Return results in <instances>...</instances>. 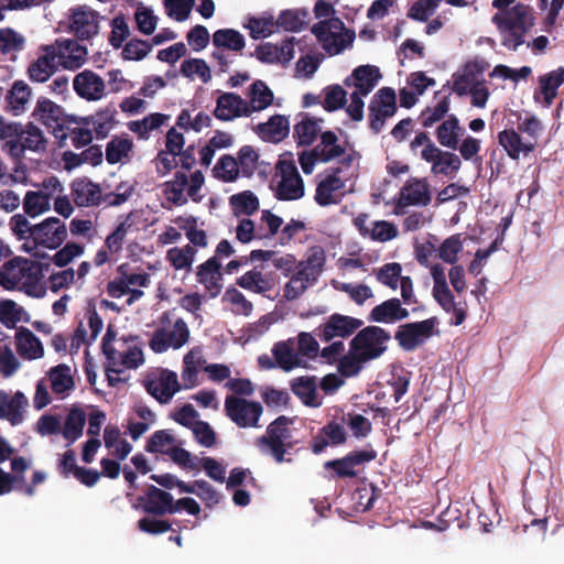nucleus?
<instances>
[{
  "mask_svg": "<svg viewBox=\"0 0 564 564\" xmlns=\"http://www.w3.org/2000/svg\"><path fill=\"white\" fill-rule=\"evenodd\" d=\"M492 7L498 10L491 20L501 35V44L509 51H517L534 25L529 7L516 0H494Z\"/></svg>",
  "mask_w": 564,
  "mask_h": 564,
  "instance_id": "1",
  "label": "nucleus"
},
{
  "mask_svg": "<svg viewBox=\"0 0 564 564\" xmlns=\"http://www.w3.org/2000/svg\"><path fill=\"white\" fill-rule=\"evenodd\" d=\"M1 150L7 153L14 163L24 159L25 151L43 152L46 149V139L42 130L32 122L7 121L0 117Z\"/></svg>",
  "mask_w": 564,
  "mask_h": 564,
  "instance_id": "2",
  "label": "nucleus"
},
{
  "mask_svg": "<svg viewBox=\"0 0 564 564\" xmlns=\"http://www.w3.org/2000/svg\"><path fill=\"white\" fill-rule=\"evenodd\" d=\"M293 423L291 417L280 415L272 421L265 430V434L257 440V445L263 454L270 455L276 464L289 463L293 459L286 457L290 449L296 444L292 440L290 425Z\"/></svg>",
  "mask_w": 564,
  "mask_h": 564,
  "instance_id": "3",
  "label": "nucleus"
},
{
  "mask_svg": "<svg viewBox=\"0 0 564 564\" xmlns=\"http://www.w3.org/2000/svg\"><path fill=\"white\" fill-rule=\"evenodd\" d=\"M32 116L52 130L59 148L66 145L67 132H65V129H69V124L77 122V117L65 113L59 105L46 97L37 99Z\"/></svg>",
  "mask_w": 564,
  "mask_h": 564,
  "instance_id": "4",
  "label": "nucleus"
},
{
  "mask_svg": "<svg viewBox=\"0 0 564 564\" xmlns=\"http://www.w3.org/2000/svg\"><path fill=\"white\" fill-rule=\"evenodd\" d=\"M312 33L329 55L341 53L355 39V33L346 30L339 18L319 21L313 25Z\"/></svg>",
  "mask_w": 564,
  "mask_h": 564,
  "instance_id": "5",
  "label": "nucleus"
},
{
  "mask_svg": "<svg viewBox=\"0 0 564 564\" xmlns=\"http://www.w3.org/2000/svg\"><path fill=\"white\" fill-rule=\"evenodd\" d=\"M377 458V452L371 445L365 449L351 451L340 458L330 459L324 463L323 468L328 471V479H352L358 477V467Z\"/></svg>",
  "mask_w": 564,
  "mask_h": 564,
  "instance_id": "6",
  "label": "nucleus"
},
{
  "mask_svg": "<svg viewBox=\"0 0 564 564\" xmlns=\"http://www.w3.org/2000/svg\"><path fill=\"white\" fill-rule=\"evenodd\" d=\"M390 333L379 326H367L359 330L349 341L352 350L360 352L369 362L378 359L387 350V343L390 340Z\"/></svg>",
  "mask_w": 564,
  "mask_h": 564,
  "instance_id": "7",
  "label": "nucleus"
},
{
  "mask_svg": "<svg viewBox=\"0 0 564 564\" xmlns=\"http://www.w3.org/2000/svg\"><path fill=\"white\" fill-rule=\"evenodd\" d=\"M398 110L397 95L393 88L382 87L372 96L368 106L369 128L378 134L384 127L386 120L393 117Z\"/></svg>",
  "mask_w": 564,
  "mask_h": 564,
  "instance_id": "8",
  "label": "nucleus"
},
{
  "mask_svg": "<svg viewBox=\"0 0 564 564\" xmlns=\"http://www.w3.org/2000/svg\"><path fill=\"white\" fill-rule=\"evenodd\" d=\"M226 415L239 427H256L263 412L262 405L256 401L228 395L225 399Z\"/></svg>",
  "mask_w": 564,
  "mask_h": 564,
  "instance_id": "9",
  "label": "nucleus"
},
{
  "mask_svg": "<svg viewBox=\"0 0 564 564\" xmlns=\"http://www.w3.org/2000/svg\"><path fill=\"white\" fill-rule=\"evenodd\" d=\"M276 172L281 176L275 191L279 200H296L304 196V182L293 161H279Z\"/></svg>",
  "mask_w": 564,
  "mask_h": 564,
  "instance_id": "10",
  "label": "nucleus"
},
{
  "mask_svg": "<svg viewBox=\"0 0 564 564\" xmlns=\"http://www.w3.org/2000/svg\"><path fill=\"white\" fill-rule=\"evenodd\" d=\"M438 321L431 317L421 322L400 325L394 338L405 351H413L434 334Z\"/></svg>",
  "mask_w": 564,
  "mask_h": 564,
  "instance_id": "11",
  "label": "nucleus"
},
{
  "mask_svg": "<svg viewBox=\"0 0 564 564\" xmlns=\"http://www.w3.org/2000/svg\"><path fill=\"white\" fill-rule=\"evenodd\" d=\"M69 31L77 40H90L99 32L100 15L88 6H77L68 11Z\"/></svg>",
  "mask_w": 564,
  "mask_h": 564,
  "instance_id": "12",
  "label": "nucleus"
},
{
  "mask_svg": "<svg viewBox=\"0 0 564 564\" xmlns=\"http://www.w3.org/2000/svg\"><path fill=\"white\" fill-rule=\"evenodd\" d=\"M67 238L65 223L57 217H48L42 223L34 225L31 239L35 246L48 249H57Z\"/></svg>",
  "mask_w": 564,
  "mask_h": 564,
  "instance_id": "13",
  "label": "nucleus"
},
{
  "mask_svg": "<svg viewBox=\"0 0 564 564\" xmlns=\"http://www.w3.org/2000/svg\"><path fill=\"white\" fill-rule=\"evenodd\" d=\"M189 339V329L184 319L177 318L171 332L164 328H158L149 341L150 348L161 354L166 351L170 347L178 349L184 346Z\"/></svg>",
  "mask_w": 564,
  "mask_h": 564,
  "instance_id": "14",
  "label": "nucleus"
},
{
  "mask_svg": "<svg viewBox=\"0 0 564 564\" xmlns=\"http://www.w3.org/2000/svg\"><path fill=\"white\" fill-rule=\"evenodd\" d=\"M364 322L361 319L335 313L317 328V336L322 341H330L335 337L352 335Z\"/></svg>",
  "mask_w": 564,
  "mask_h": 564,
  "instance_id": "15",
  "label": "nucleus"
},
{
  "mask_svg": "<svg viewBox=\"0 0 564 564\" xmlns=\"http://www.w3.org/2000/svg\"><path fill=\"white\" fill-rule=\"evenodd\" d=\"M43 54L32 61L28 67V76L34 83H45L58 68V54L54 45L42 48Z\"/></svg>",
  "mask_w": 564,
  "mask_h": 564,
  "instance_id": "16",
  "label": "nucleus"
},
{
  "mask_svg": "<svg viewBox=\"0 0 564 564\" xmlns=\"http://www.w3.org/2000/svg\"><path fill=\"white\" fill-rule=\"evenodd\" d=\"M29 400L23 392L13 394L0 390V420H7L12 426L20 425L24 421V413Z\"/></svg>",
  "mask_w": 564,
  "mask_h": 564,
  "instance_id": "17",
  "label": "nucleus"
},
{
  "mask_svg": "<svg viewBox=\"0 0 564 564\" xmlns=\"http://www.w3.org/2000/svg\"><path fill=\"white\" fill-rule=\"evenodd\" d=\"M423 160L431 163V172L434 175H453L460 169L462 161L459 156L449 151H443L436 145H431L423 153Z\"/></svg>",
  "mask_w": 564,
  "mask_h": 564,
  "instance_id": "18",
  "label": "nucleus"
},
{
  "mask_svg": "<svg viewBox=\"0 0 564 564\" xmlns=\"http://www.w3.org/2000/svg\"><path fill=\"white\" fill-rule=\"evenodd\" d=\"M75 93L88 101H97L105 95V80L95 72L85 69L78 73L73 80Z\"/></svg>",
  "mask_w": 564,
  "mask_h": 564,
  "instance_id": "19",
  "label": "nucleus"
},
{
  "mask_svg": "<svg viewBox=\"0 0 564 564\" xmlns=\"http://www.w3.org/2000/svg\"><path fill=\"white\" fill-rule=\"evenodd\" d=\"M325 263V250L321 246H313L308 249L304 260L296 261L295 273H297L305 283L313 285L323 273Z\"/></svg>",
  "mask_w": 564,
  "mask_h": 564,
  "instance_id": "20",
  "label": "nucleus"
},
{
  "mask_svg": "<svg viewBox=\"0 0 564 564\" xmlns=\"http://www.w3.org/2000/svg\"><path fill=\"white\" fill-rule=\"evenodd\" d=\"M214 116L220 121L239 117H250L248 102L235 93H223L216 100Z\"/></svg>",
  "mask_w": 564,
  "mask_h": 564,
  "instance_id": "21",
  "label": "nucleus"
},
{
  "mask_svg": "<svg viewBox=\"0 0 564 564\" xmlns=\"http://www.w3.org/2000/svg\"><path fill=\"white\" fill-rule=\"evenodd\" d=\"M196 280L212 297L220 294L223 289L221 263L217 257H210L196 269Z\"/></svg>",
  "mask_w": 564,
  "mask_h": 564,
  "instance_id": "22",
  "label": "nucleus"
},
{
  "mask_svg": "<svg viewBox=\"0 0 564 564\" xmlns=\"http://www.w3.org/2000/svg\"><path fill=\"white\" fill-rule=\"evenodd\" d=\"M431 203L426 178L410 177L400 191L398 206H427Z\"/></svg>",
  "mask_w": 564,
  "mask_h": 564,
  "instance_id": "23",
  "label": "nucleus"
},
{
  "mask_svg": "<svg viewBox=\"0 0 564 564\" xmlns=\"http://www.w3.org/2000/svg\"><path fill=\"white\" fill-rule=\"evenodd\" d=\"M346 441L347 434L344 426L336 421H330L313 437L311 449L314 454L318 455L323 453L327 446L343 445Z\"/></svg>",
  "mask_w": 564,
  "mask_h": 564,
  "instance_id": "24",
  "label": "nucleus"
},
{
  "mask_svg": "<svg viewBox=\"0 0 564 564\" xmlns=\"http://www.w3.org/2000/svg\"><path fill=\"white\" fill-rule=\"evenodd\" d=\"M147 392L156 399L160 403L165 404L171 401L173 395L181 390L177 376L174 371L165 370L159 380L148 381L145 383Z\"/></svg>",
  "mask_w": 564,
  "mask_h": 564,
  "instance_id": "25",
  "label": "nucleus"
},
{
  "mask_svg": "<svg viewBox=\"0 0 564 564\" xmlns=\"http://www.w3.org/2000/svg\"><path fill=\"white\" fill-rule=\"evenodd\" d=\"M57 61L66 69H77L86 61L87 48L78 44L76 40H57Z\"/></svg>",
  "mask_w": 564,
  "mask_h": 564,
  "instance_id": "26",
  "label": "nucleus"
},
{
  "mask_svg": "<svg viewBox=\"0 0 564 564\" xmlns=\"http://www.w3.org/2000/svg\"><path fill=\"white\" fill-rule=\"evenodd\" d=\"M31 96V87L24 80H15L4 95V109L14 116H20L26 111Z\"/></svg>",
  "mask_w": 564,
  "mask_h": 564,
  "instance_id": "27",
  "label": "nucleus"
},
{
  "mask_svg": "<svg viewBox=\"0 0 564 564\" xmlns=\"http://www.w3.org/2000/svg\"><path fill=\"white\" fill-rule=\"evenodd\" d=\"M74 202L79 207L99 206L102 202V193L99 184L88 178H77L72 184Z\"/></svg>",
  "mask_w": 564,
  "mask_h": 564,
  "instance_id": "28",
  "label": "nucleus"
},
{
  "mask_svg": "<svg viewBox=\"0 0 564 564\" xmlns=\"http://www.w3.org/2000/svg\"><path fill=\"white\" fill-rule=\"evenodd\" d=\"M410 315L402 302L392 297L376 305L369 313L368 319L376 323H394L408 318Z\"/></svg>",
  "mask_w": 564,
  "mask_h": 564,
  "instance_id": "29",
  "label": "nucleus"
},
{
  "mask_svg": "<svg viewBox=\"0 0 564 564\" xmlns=\"http://www.w3.org/2000/svg\"><path fill=\"white\" fill-rule=\"evenodd\" d=\"M139 501L142 503L144 512L161 517L170 511L167 508L171 506L172 495L154 485H150L147 488L145 497H140Z\"/></svg>",
  "mask_w": 564,
  "mask_h": 564,
  "instance_id": "30",
  "label": "nucleus"
},
{
  "mask_svg": "<svg viewBox=\"0 0 564 564\" xmlns=\"http://www.w3.org/2000/svg\"><path fill=\"white\" fill-rule=\"evenodd\" d=\"M381 75L379 68L372 65H361L352 70L351 77L345 79L346 86L354 85L355 91L368 95L375 88Z\"/></svg>",
  "mask_w": 564,
  "mask_h": 564,
  "instance_id": "31",
  "label": "nucleus"
},
{
  "mask_svg": "<svg viewBox=\"0 0 564 564\" xmlns=\"http://www.w3.org/2000/svg\"><path fill=\"white\" fill-rule=\"evenodd\" d=\"M290 132V122L283 115H274L267 122L257 126V133L263 141L278 143L284 140Z\"/></svg>",
  "mask_w": 564,
  "mask_h": 564,
  "instance_id": "32",
  "label": "nucleus"
},
{
  "mask_svg": "<svg viewBox=\"0 0 564 564\" xmlns=\"http://www.w3.org/2000/svg\"><path fill=\"white\" fill-rule=\"evenodd\" d=\"M116 113L117 111L115 108L106 107L105 109L97 111L95 115L77 117L76 124L85 127L93 126L97 139H105L116 123Z\"/></svg>",
  "mask_w": 564,
  "mask_h": 564,
  "instance_id": "33",
  "label": "nucleus"
},
{
  "mask_svg": "<svg viewBox=\"0 0 564 564\" xmlns=\"http://www.w3.org/2000/svg\"><path fill=\"white\" fill-rule=\"evenodd\" d=\"M292 392L310 408H319L322 399L317 394V382L314 376H302L291 382Z\"/></svg>",
  "mask_w": 564,
  "mask_h": 564,
  "instance_id": "34",
  "label": "nucleus"
},
{
  "mask_svg": "<svg viewBox=\"0 0 564 564\" xmlns=\"http://www.w3.org/2000/svg\"><path fill=\"white\" fill-rule=\"evenodd\" d=\"M263 264L256 265L252 270L246 272L236 280L237 285L258 294H264L271 291L274 286V281L271 278L263 275Z\"/></svg>",
  "mask_w": 564,
  "mask_h": 564,
  "instance_id": "35",
  "label": "nucleus"
},
{
  "mask_svg": "<svg viewBox=\"0 0 564 564\" xmlns=\"http://www.w3.org/2000/svg\"><path fill=\"white\" fill-rule=\"evenodd\" d=\"M497 139L498 143L512 160H518L521 153L528 154L535 149V143L523 142L521 135L513 129L500 131Z\"/></svg>",
  "mask_w": 564,
  "mask_h": 564,
  "instance_id": "36",
  "label": "nucleus"
},
{
  "mask_svg": "<svg viewBox=\"0 0 564 564\" xmlns=\"http://www.w3.org/2000/svg\"><path fill=\"white\" fill-rule=\"evenodd\" d=\"M465 130L455 115H449L436 129L438 143L447 149L457 150Z\"/></svg>",
  "mask_w": 564,
  "mask_h": 564,
  "instance_id": "37",
  "label": "nucleus"
},
{
  "mask_svg": "<svg viewBox=\"0 0 564 564\" xmlns=\"http://www.w3.org/2000/svg\"><path fill=\"white\" fill-rule=\"evenodd\" d=\"M17 350L20 356L28 359H39L44 355L42 343L28 328H21L17 333Z\"/></svg>",
  "mask_w": 564,
  "mask_h": 564,
  "instance_id": "38",
  "label": "nucleus"
},
{
  "mask_svg": "<svg viewBox=\"0 0 564 564\" xmlns=\"http://www.w3.org/2000/svg\"><path fill=\"white\" fill-rule=\"evenodd\" d=\"M248 98V108L251 115L254 111H261L268 108L273 102L274 96L263 80L257 79L249 87Z\"/></svg>",
  "mask_w": 564,
  "mask_h": 564,
  "instance_id": "39",
  "label": "nucleus"
},
{
  "mask_svg": "<svg viewBox=\"0 0 564 564\" xmlns=\"http://www.w3.org/2000/svg\"><path fill=\"white\" fill-rule=\"evenodd\" d=\"M85 423V411L82 408L73 406L66 415L64 427L62 430V435L68 444H73L82 437Z\"/></svg>",
  "mask_w": 564,
  "mask_h": 564,
  "instance_id": "40",
  "label": "nucleus"
},
{
  "mask_svg": "<svg viewBox=\"0 0 564 564\" xmlns=\"http://www.w3.org/2000/svg\"><path fill=\"white\" fill-rule=\"evenodd\" d=\"M344 187V181L335 173L327 175L316 186L314 199L319 206L337 204L334 193Z\"/></svg>",
  "mask_w": 564,
  "mask_h": 564,
  "instance_id": "41",
  "label": "nucleus"
},
{
  "mask_svg": "<svg viewBox=\"0 0 564 564\" xmlns=\"http://www.w3.org/2000/svg\"><path fill=\"white\" fill-rule=\"evenodd\" d=\"M25 39L13 29H0L1 57L9 61L15 59V54L24 48Z\"/></svg>",
  "mask_w": 564,
  "mask_h": 564,
  "instance_id": "42",
  "label": "nucleus"
},
{
  "mask_svg": "<svg viewBox=\"0 0 564 564\" xmlns=\"http://www.w3.org/2000/svg\"><path fill=\"white\" fill-rule=\"evenodd\" d=\"M272 354L276 365L284 371H290L296 367H306L299 358V354L288 341H279L274 344Z\"/></svg>",
  "mask_w": 564,
  "mask_h": 564,
  "instance_id": "43",
  "label": "nucleus"
},
{
  "mask_svg": "<svg viewBox=\"0 0 564 564\" xmlns=\"http://www.w3.org/2000/svg\"><path fill=\"white\" fill-rule=\"evenodd\" d=\"M338 138L333 131H325L321 134V142L314 150L319 154V162L327 163L345 153V148L337 143Z\"/></svg>",
  "mask_w": 564,
  "mask_h": 564,
  "instance_id": "44",
  "label": "nucleus"
},
{
  "mask_svg": "<svg viewBox=\"0 0 564 564\" xmlns=\"http://www.w3.org/2000/svg\"><path fill=\"white\" fill-rule=\"evenodd\" d=\"M53 193H45L43 191L26 192L23 199L24 213L30 217H36L47 210H50L51 198Z\"/></svg>",
  "mask_w": 564,
  "mask_h": 564,
  "instance_id": "45",
  "label": "nucleus"
},
{
  "mask_svg": "<svg viewBox=\"0 0 564 564\" xmlns=\"http://www.w3.org/2000/svg\"><path fill=\"white\" fill-rule=\"evenodd\" d=\"M308 15L305 9L283 10L276 19V26L289 32H299L306 26Z\"/></svg>",
  "mask_w": 564,
  "mask_h": 564,
  "instance_id": "46",
  "label": "nucleus"
},
{
  "mask_svg": "<svg viewBox=\"0 0 564 564\" xmlns=\"http://www.w3.org/2000/svg\"><path fill=\"white\" fill-rule=\"evenodd\" d=\"M213 44L217 48L240 52L245 48L246 41L243 35L237 30L220 29L213 34Z\"/></svg>",
  "mask_w": 564,
  "mask_h": 564,
  "instance_id": "47",
  "label": "nucleus"
},
{
  "mask_svg": "<svg viewBox=\"0 0 564 564\" xmlns=\"http://www.w3.org/2000/svg\"><path fill=\"white\" fill-rule=\"evenodd\" d=\"M539 83L544 101L550 106L557 96L558 87L564 83V67H560L541 76Z\"/></svg>",
  "mask_w": 564,
  "mask_h": 564,
  "instance_id": "48",
  "label": "nucleus"
},
{
  "mask_svg": "<svg viewBox=\"0 0 564 564\" xmlns=\"http://www.w3.org/2000/svg\"><path fill=\"white\" fill-rule=\"evenodd\" d=\"M52 390L55 394H64L74 389L70 368L65 364L53 367L48 372Z\"/></svg>",
  "mask_w": 564,
  "mask_h": 564,
  "instance_id": "49",
  "label": "nucleus"
},
{
  "mask_svg": "<svg viewBox=\"0 0 564 564\" xmlns=\"http://www.w3.org/2000/svg\"><path fill=\"white\" fill-rule=\"evenodd\" d=\"M188 185V177L186 173L177 171L173 180L165 183V194L167 199L176 206H183L187 203V197L184 195Z\"/></svg>",
  "mask_w": 564,
  "mask_h": 564,
  "instance_id": "50",
  "label": "nucleus"
},
{
  "mask_svg": "<svg viewBox=\"0 0 564 564\" xmlns=\"http://www.w3.org/2000/svg\"><path fill=\"white\" fill-rule=\"evenodd\" d=\"M132 216V213L126 215L123 220L117 225L115 230L106 237L105 247L109 250L110 253H118L121 251L127 234L133 225Z\"/></svg>",
  "mask_w": 564,
  "mask_h": 564,
  "instance_id": "51",
  "label": "nucleus"
},
{
  "mask_svg": "<svg viewBox=\"0 0 564 564\" xmlns=\"http://www.w3.org/2000/svg\"><path fill=\"white\" fill-rule=\"evenodd\" d=\"M368 361L365 357L349 347V352L340 357L337 364V370L340 376L351 378L357 376Z\"/></svg>",
  "mask_w": 564,
  "mask_h": 564,
  "instance_id": "52",
  "label": "nucleus"
},
{
  "mask_svg": "<svg viewBox=\"0 0 564 564\" xmlns=\"http://www.w3.org/2000/svg\"><path fill=\"white\" fill-rule=\"evenodd\" d=\"M213 175L215 178L225 183L235 182L239 177L236 158L230 154L220 156L213 169Z\"/></svg>",
  "mask_w": 564,
  "mask_h": 564,
  "instance_id": "53",
  "label": "nucleus"
},
{
  "mask_svg": "<svg viewBox=\"0 0 564 564\" xmlns=\"http://www.w3.org/2000/svg\"><path fill=\"white\" fill-rule=\"evenodd\" d=\"M451 95L444 96L434 107H426L420 113L419 119L424 128H431L436 122L444 119V117L449 111L451 107Z\"/></svg>",
  "mask_w": 564,
  "mask_h": 564,
  "instance_id": "54",
  "label": "nucleus"
},
{
  "mask_svg": "<svg viewBox=\"0 0 564 564\" xmlns=\"http://www.w3.org/2000/svg\"><path fill=\"white\" fill-rule=\"evenodd\" d=\"M319 131L317 121L307 115L294 126L293 137L299 145H311Z\"/></svg>",
  "mask_w": 564,
  "mask_h": 564,
  "instance_id": "55",
  "label": "nucleus"
},
{
  "mask_svg": "<svg viewBox=\"0 0 564 564\" xmlns=\"http://www.w3.org/2000/svg\"><path fill=\"white\" fill-rule=\"evenodd\" d=\"M236 162L238 163L239 175L251 177L258 166L259 153L251 145H243L239 149Z\"/></svg>",
  "mask_w": 564,
  "mask_h": 564,
  "instance_id": "56",
  "label": "nucleus"
},
{
  "mask_svg": "<svg viewBox=\"0 0 564 564\" xmlns=\"http://www.w3.org/2000/svg\"><path fill=\"white\" fill-rule=\"evenodd\" d=\"M195 254L196 249L191 245H186L183 248H171L166 253V258L175 270H189L195 260Z\"/></svg>",
  "mask_w": 564,
  "mask_h": 564,
  "instance_id": "57",
  "label": "nucleus"
},
{
  "mask_svg": "<svg viewBox=\"0 0 564 564\" xmlns=\"http://www.w3.org/2000/svg\"><path fill=\"white\" fill-rule=\"evenodd\" d=\"M133 143L129 138H112L106 147V160L109 164H117L127 158Z\"/></svg>",
  "mask_w": 564,
  "mask_h": 564,
  "instance_id": "58",
  "label": "nucleus"
},
{
  "mask_svg": "<svg viewBox=\"0 0 564 564\" xmlns=\"http://www.w3.org/2000/svg\"><path fill=\"white\" fill-rule=\"evenodd\" d=\"M464 243L460 234H455L446 238L438 247V258L449 264H455L458 254L463 251Z\"/></svg>",
  "mask_w": 564,
  "mask_h": 564,
  "instance_id": "59",
  "label": "nucleus"
},
{
  "mask_svg": "<svg viewBox=\"0 0 564 564\" xmlns=\"http://www.w3.org/2000/svg\"><path fill=\"white\" fill-rule=\"evenodd\" d=\"M229 202L236 215L245 214L250 216L259 209V199L251 191L235 194L229 198Z\"/></svg>",
  "mask_w": 564,
  "mask_h": 564,
  "instance_id": "60",
  "label": "nucleus"
},
{
  "mask_svg": "<svg viewBox=\"0 0 564 564\" xmlns=\"http://www.w3.org/2000/svg\"><path fill=\"white\" fill-rule=\"evenodd\" d=\"M324 93L325 98L322 105L328 112L341 109L347 102V93L340 85H329Z\"/></svg>",
  "mask_w": 564,
  "mask_h": 564,
  "instance_id": "61",
  "label": "nucleus"
},
{
  "mask_svg": "<svg viewBox=\"0 0 564 564\" xmlns=\"http://www.w3.org/2000/svg\"><path fill=\"white\" fill-rule=\"evenodd\" d=\"M401 272H402V267L400 263L390 262V263L383 264L381 268H379L376 271V278L381 284H383L392 290H397L399 282L403 278L401 275Z\"/></svg>",
  "mask_w": 564,
  "mask_h": 564,
  "instance_id": "62",
  "label": "nucleus"
},
{
  "mask_svg": "<svg viewBox=\"0 0 564 564\" xmlns=\"http://www.w3.org/2000/svg\"><path fill=\"white\" fill-rule=\"evenodd\" d=\"M152 50V44L140 39H131L122 46L121 56L124 61H141Z\"/></svg>",
  "mask_w": 564,
  "mask_h": 564,
  "instance_id": "63",
  "label": "nucleus"
},
{
  "mask_svg": "<svg viewBox=\"0 0 564 564\" xmlns=\"http://www.w3.org/2000/svg\"><path fill=\"white\" fill-rule=\"evenodd\" d=\"M274 26H276V20L272 15L250 18L247 28L250 30V36L254 40L270 36Z\"/></svg>",
  "mask_w": 564,
  "mask_h": 564,
  "instance_id": "64",
  "label": "nucleus"
}]
</instances>
